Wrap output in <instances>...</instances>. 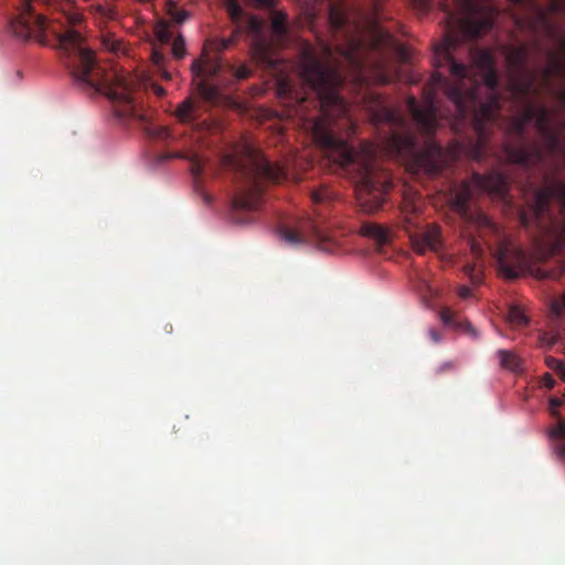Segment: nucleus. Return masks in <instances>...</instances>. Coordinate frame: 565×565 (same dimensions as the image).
I'll use <instances>...</instances> for the list:
<instances>
[{
  "label": "nucleus",
  "instance_id": "obj_19",
  "mask_svg": "<svg viewBox=\"0 0 565 565\" xmlns=\"http://www.w3.org/2000/svg\"><path fill=\"white\" fill-rule=\"evenodd\" d=\"M288 15L284 12H275L271 19V31L277 39H284L288 34Z\"/></svg>",
  "mask_w": 565,
  "mask_h": 565
},
{
  "label": "nucleus",
  "instance_id": "obj_39",
  "mask_svg": "<svg viewBox=\"0 0 565 565\" xmlns=\"http://www.w3.org/2000/svg\"><path fill=\"white\" fill-rule=\"evenodd\" d=\"M104 45L111 52H117L120 49V43L116 40L105 39Z\"/></svg>",
  "mask_w": 565,
  "mask_h": 565
},
{
  "label": "nucleus",
  "instance_id": "obj_10",
  "mask_svg": "<svg viewBox=\"0 0 565 565\" xmlns=\"http://www.w3.org/2000/svg\"><path fill=\"white\" fill-rule=\"evenodd\" d=\"M505 58L513 73L510 79L512 93L521 99L539 96L541 90L536 86L539 74L527 66V45L521 44L505 47Z\"/></svg>",
  "mask_w": 565,
  "mask_h": 565
},
{
  "label": "nucleus",
  "instance_id": "obj_20",
  "mask_svg": "<svg viewBox=\"0 0 565 565\" xmlns=\"http://www.w3.org/2000/svg\"><path fill=\"white\" fill-rule=\"evenodd\" d=\"M241 29H236L233 34L227 38V39H214V40H211L206 46H209L212 51L216 52V53H220L226 49H228L230 46H232L236 40L238 39V36L241 35Z\"/></svg>",
  "mask_w": 565,
  "mask_h": 565
},
{
  "label": "nucleus",
  "instance_id": "obj_1",
  "mask_svg": "<svg viewBox=\"0 0 565 565\" xmlns=\"http://www.w3.org/2000/svg\"><path fill=\"white\" fill-rule=\"evenodd\" d=\"M324 52L330 60L331 47L326 46ZM301 77L303 92L294 90L288 81L279 82L278 94L288 115L298 118L328 161L352 179L361 209L366 213L379 211L392 188V179L376 161V145L362 141L356 148L334 134L335 129L355 131L350 106L339 94L343 85L339 67L331 61H320L308 49L301 57Z\"/></svg>",
  "mask_w": 565,
  "mask_h": 565
},
{
  "label": "nucleus",
  "instance_id": "obj_38",
  "mask_svg": "<svg viewBox=\"0 0 565 565\" xmlns=\"http://www.w3.org/2000/svg\"><path fill=\"white\" fill-rule=\"evenodd\" d=\"M312 226V238H316L318 241H326L327 234L316 224H311Z\"/></svg>",
  "mask_w": 565,
  "mask_h": 565
},
{
  "label": "nucleus",
  "instance_id": "obj_36",
  "mask_svg": "<svg viewBox=\"0 0 565 565\" xmlns=\"http://www.w3.org/2000/svg\"><path fill=\"white\" fill-rule=\"evenodd\" d=\"M191 173L194 178H198L203 172V163L198 156L192 157L191 159Z\"/></svg>",
  "mask_w": 565,
  "mask_h": 565
},
{
  "label": "nucleus",
  "instance_id": "obj_11",
  "mask_svg": "<svg viewBox=\"0 0 565 565\" xmlns=\"http://www.w3.org/2000/svg\"><path fill=\"white\" fill-rule=\"evenodd\" d=\"M248 32L252 34L250 54L253 60L259 65L275 68L277 61L274 57V50L271 43L263 33V22L253 17L247 23Z\"/></svg>",
  "mask_w": 565,
  "mask_h": 565
},
{
  "label": "nucleus",
  "instance_id": "obj_50",
  "mask_svg": "<svg viewBox=\"0 0 565 565\" xmlns=\"http://www.w3.org/2000/svg\"><path fill=\"white\" fill-rule=\"evenodd\" d=\"M558 99L562 102V104H565V92L561 90L558 93Z\"/></svg>",
  "mask_w": 565,
  "mask_h": 565
},
{
  "label": "nucleus",
  "instance_id": "obj_35",
  "mask_svg": "<svg viewBox=\"0 0 565 565\" xmlns=\"http://www.w3.org/2000/svg\"><path fill=\"white\" fill-rule=\"evenodd\" d=\"M552 310L555 315L559 316L565 311V292L552 301Z\"/></svg>",
  "mask_w": 565,
  "mask_h": 565
},
{
  "label": "nucleus",
  "instance_id": "obj_43",
  "mask_svg": "<svg viewBox=\"0 0 565 565\" xmlns=\"http://www.w3.org/2000/svg\"><path fill=\"white\" fill-rule=\"evenodd\" d=\"M459 296H460V298H462V299H467V298H469V297L471 296V290H470V288H468V287H466V286L460 287V289H459Z\"/></svg>",
  "mask_w": 565,
  "mask_h": 565
},
{
  "label": "nucleus",
  "instance_id": "obj_15",
  "mask_svg": "<svg viewBox=\"0 0 565 565\" xmlns=\"http://www.w3.org/2000/svg\"><path fill=\"white\" fill-rule=\"evenodd\" d=\"M360 232L363 236L374 239L379 244L388 242V230L380 224L365 222L361 225Z\"/></svg>",
  "mask_w": 565,
  "mask_h": 565
},
{
  "label": "nucleus",
  "instance_id": "obj_37",
  "mask_svg": "<svg viewBox=\"0 0 565 565\" xmlns=\"http://www.w3.org/2000/svg\"><path fill=\"white\" fill-rule=\"evenodd\" d=\"M95 9L103 18L111 19L114 17V10L108 7L97 4Z\"/></svg>",
  "mask_w": 565,
  "mask_h": 565
},
{
  "label": "nucleus",
  "instance_id": "obj_41",
  "mask_svg": "<svg viewBox=\"0 0 565 565\" xmlns=\"http://www.w3.org/2000/svg\"><path fill=\"white\" fill-rule=\"evenodd\" d=\"M543 381H544V385L547 388H553L554 385H555V381H554L553 376L550 373L544 374Z\"/></svg>",
  "mask_w": 565,
  "mask_h": 565
},
{
  "label": "nucleus",
  "instance_id": "obj_45",
  "mask_svg": "<svg viewBox=\"0 0 565 565\" xmlns=\"http://www.w3.org/2000/svg\"><path fill=\"white\" fill-rule=\"evenodd\" d=\"M152 89H153L154 94L159 97H162L166 95V89L160 85L154 84L152 86Z\"/></svg>",
  "mask_w": 565,
  "mask_h": 565
},
{
  "label": "nucleus",
  "instance_id": "obj_3",
  "mask_svg": "<svg viewBox=\"0 0 565 565\" xmlns=\"http://www.w3.org/2000/svg\"><path fill=\"white\" fill-rule=\"evenodd\" d=\"M61 18L63 21L60 18L47 21L34 10L30 0H20L17 13L9 21V30L18 40H35L42 44L52 35L66 54L67 67L73 78L83 88L105 95L116 105L118 117H138L134 82L115 72L105 71L96 62L94 52L85 46L79 31L71 28L82 21L81 14L62 13Z\"/></svg>",
  "mask_w": 565,
  "mask_h": 565
},
{
  "label": "nucleus",
  "instance_id": "obj_51",
  "mask_svg": "<svg viewBox=\"0 0 565 565\" xmlns=\"http://www.w3.org/2000/svg\"><path fill=\"white\" fill-rule=\"evenodd\" d=\"M515 254H516V257H518V259L520 262H522L524 259V255H523V253L521 250H516Z\"/></svg>",
  "mask_w": 565,
  "mask_h": 565
},
{
  "label": "nucleus",
  "instance_id": "obj_30",
  "mask_svg": "<svg viewBox=\"0 0 565 565\" xmlns=\"http://www.w3.org/2000/svg\"><path fill=\"white\" fill-rule=\"evenodd\" d=\"M564 270H565V263H562L557 269H553V270L539 269L537 275L540 278L558 279L562 276Z\"/></svg>",
  "mask_w": 565,
  "mask_h": 565
},
{
  "label": "nucleus",
  "instance_id": "obj_52",
  "mask_svg": "<svg viewBox=\"0 0 565 565\" xmlns=\"http://www.w3.org/2000/svg\"><path fill=\"white\" fill-rule=\"evenodd\" d=\"M465 269H466V271H467V273H472V270H473V266H472V265H467V266L465 267Z\"/></svg>",
  "mask_w": 565,
  "mask_h": 565
},
{
  "label": "nucleus",
  "instance_id": "obj_44",
  "mask_svg": "<svg viewBox=\"0 0 565 565\" xmlns=\"http://www.w3.org/2000/svg\"><path fill=\"white\" fill-rule=\"evenodd\" d=\"M429 337L435 343H438L441 340V334L435 329L429 330Z\"/></svg>",
  "mask_w": 565,
  "mask_h": 565
},
{
  "label": "nucleus",
  "instance_id": "obj_31",
  "mask_svg": "<svg viewBox=\"0 0 565 565\" xmlns=\"http://www.w3.org/2000/svg\"><path fill=\"white\" fill-rule=\"evenodd\" d=\"M172 54L175 58H182L185 54L184 40L181 35L174 39L172 43Z\"/></svg>",
  "mask_w": 565,
  "mask_h": 565
},
{
  "label": "nucleus",
  "instance_id": "obj_26",
  "mask_svg": "<svg viewBox=\"0 0 565 565\" xmlns=\"http://www.w3.org/2000/svg\"><path fill=\"white\" fill-rule=\"evenodd\" d=\"M311 200L315 204H321L332 200V192L327 186H320L312 191Z\"/></svg>",
  "mask_w": 565,
  "mask_h": 565
},
{
  "label": "nucleus",
  "instance_id": "obj_29",
  "mask_svg": "<svg viewBox=\"0 0 565 565\" xmlns=\"http://www.w3.org/2000/svg\"><path fill=\"white\" fill-rule=\"evenodd\" d=\"M509 320L516 326L526 324V322H527L525 315L519 307L510 308Z\"/></svg>",
  "mask_w": 565,
  "mask_h": 565
},
{
  "label": "nucleus",
  "instance_id": "obj_24",
  "mask_svg": "<svg viewBox=\"0 0 565 565\" xmlns=\"http://www.w3.org/2000/svg\"><path fill=\"white\" fill-rule=\"evenodd\" d=\"M167 14L175 22V23H183L188 17H189V13L188 11L183 10V9H180L178 7V4L172 1V0H169L167 2Z\"/></svg>",
  "mask_w": 565,
  "mask_h": 565
},
{
  "label": "nucleus",
  "instance_id": "obj_25",
  "mask_svg": "<svg viewBox=\"0 0 565 565\" xmlns=\"http://www.w3.org/2000/svg\"><path fill=\"white\" fill-rule=\"evenodd\" d=\"M156 35L158 40L162 43H168L172 39V31L170 30V24L167 21H160L156 25Z\"/></svg>",
  "mask_w": 565,
  "mask_h": 565
},
{
  "label": "nucleus",
  "instance_id": "obj_47",
  "mask_svg": "<svg viewBox=\"0 0 565 565\" xmlns=\"http://www.w3.org/2000/svg\"><path fill=\"white\" fill-rule=\"evenodd\" d=\"M478 220L480 223H482L483 225H487V226H490L491 222L488 220L487 216L484 215H478Z\"/></svg>",
  "mask_w": 565,
  "mask_h": 565
},
{
  "label": "nucleus",
  "instance_id": "obj_8",
  "mask_svg": "<svg viewBox=\"0 0 565 565\" xmlns=\"http://www.w3.org/2000/svg\"><path fill=\"white\" fill-rule=\"evenodd\" d=\"M401 222L407 232L414 250L420 255L436 252L441 245V228L431 223L422 226L420 206L415 196H404L401 204Z\"/></svg>",
  "mask_w": 565,
  "mask_h": 565
},
{
  "label": "nucleus",
  "instance_id": "obj_9",
  "mask_svg": "<svg viewBox=\"0 0 565 565\" xmlns=\"http://www.w3.org/2000/svg\"><path fill=\"white\" fill-rule=\"evenodd\" d=\"M473 188L504 199L509 191V179L501 172L473 173L470 180H465L456 185L451 190V206L466 221L472 220L469 204Z\"/></svg>",
  "mask_w": 565,
  "mask_h": 565
},
{
  "label": "nucleus",
  "instance_id": "obj_4",
  "mask_svg": "<svg viewBox=\"0 0 565 565\" xmlns=\"http://www.w3.org/2000/svg\"><path fill=\"white\" fill-rule=\"evenodd\" d=\"M347 44L339 47L344 62L353 73V79L363 90L361 103L374 126H387L386 146L390 152L407 161L413 174L438 175L446 166V153L441 145L427 140L422 150L417 149V137L409 129L406 118L391 108L385 99L370 88L371 83L381 85L391 82V75L383 60L371 61L370 47L360 35H347Z\"/></svg>",
  "mask_w": 565,
  "mask_h": 565
},
{
  "label": "nucleus",
  "instance_id": "obj_16",
  "mask_svg": "<svg viewBox=\"0 0 565 565\" xmlns=\"http://www.w3.org/2000/svg\"><path fill=\"white\" fill-rule=\"evenodd\" d=\"M565 70V60L557 57L554 54H550V64L541 70V76L546 86L554 75H563Z\"/></svg>",
  "mask_w": 565,
  "mask_h": 565
},
{
  "label": "nucleus",
  "instance_id": "obj_2",
  "mask_svg": "<svg viewBox=\"0 0 565 565\" xmlns=\"http://www.w3.org/2000/svg\"><path fill=\"white\" fill-rule=\"evenodd\" d=\"M439 7L445 15V39L436 54L457 82L450 85L443 74L436 72L424 90L423 103L415 96H408L406 108L417 128L427 137L431 136L439 114L435 89L443 88L455 107L457 119L471 120L477 134L475 157L480 159L486 147V125L495 119L501 108L499 76L492 55L488 51H479L476 62L482 72L481 82L468 79V67L455 60L452 51L463 41L488 32L493 26L497 12L489 0H440Z\"/></svg>",
  "mask_w": 565,
  "mask_h": 565
},
{
  "label": "nucleus",
  "instance_id": "obj_55",
  "mask_svg": "<svg viewBox=\"0 0 565 565\" xmlns=\"http://www.w3.org/2000/svg\"><path fill=\"white\" fill-rule=\"evenodd\" d=\"M174 157H177V158H183V156H181V154H179V153L174 154Z\"/></svg>",
  "mask_w": 565,
  "mask_h": 565
},
{
  "label": "nucleus",
  "instance_id": "obj_34",
  "mask_svg": "<svg viewBox=\"0 0 565 565\" xmlns=\"http://www.w3.org/2000/svg\"><path fill=\"white\" fill-rule=\"evenodd\" d=\"M231 70L237 79H246L252 75V70L245 64L238 67L231 66Z\"/></svg>",
  "mask_w": 565,
  "mask_h": 565
},
{
  "label": "nucleus",
  "instance_id": "obj_42",
  "mask_svg": "<svg viewBox=\"0 0 565 565\" xmlns=\"http://www.w3.org/2000/svg\"><path fill=\"white\" fill-rule=\"evenodd\" d=\"M470 244H471V252L473 253V255L476 257H481V255H482L481 246L475 241H472Z\"/></svg>",
  "mask_w": 565,
  "mask_h": 565
},
{
  "label": "nucleus",
  "instance_id": "obj_32",
  "mask_svg": "<svg viewBox=\"0 0 565 565\" xmlns=\"http://www.w3.org/2000/svg\"><path fill=\"white\" fill-rule=\"evenodd\" d=\"M413 8L420 14L427 13L433 6V0H411Z\"/></svg>",
  "mask_w": 565,
  "mask_h": 565
},
{
  "label": "nucleus",
  "instance_id": "obj_18",
  "mask_svg": "<svg viewBox=\"0 0 565 565\" xmlns=\"http://www.w3.org/2000/svg\"><path fill=\"white\" fill-rule=\"evenodd\" d=\"M497 354L500 365L503 369L512 372H519L521 370V360L513 351L499 350Z\"/></svg>",
  "mask_w": 565,
  "mask_h": 565
},
{
  "label": "nucleus",
  "instance_id": "obj_21",
  "mask_svg": "<svg viewBox=\"0 0 565 565\" xmlns=\"http://www.w3.org/2000/svg\"><path fill=\"white\" fill-rule=\"evenodd\" d=\"M508 252H509L508 248L500 249L499 256H498V264H499L500 270L507 278L514 279L519 276V271H518L516 266H513L508 262V258H507Z\"/></svg>",
  "mask_w": 565,
  "mask_h": 565
},
{
  "label": "nucleus",
  "instance_id": "obj_12",
  "mask_svg": "<svg viewBox=\"0 0 565 565\" xmlns=\"http://www.w3.org/2000/svg\"><path fill=\"white\" fill-rule=\"evenodd\" d=\"M548 403L550 414L557 420L556 425L547 430L550 447L552 454L558 460L565 462V419L562 417L558 411V408L563 405V401L558 397L553 396L550 398Z\"/></svg>",
  "mask_w": 565,
  "mask_h": 565
},
{
  "label": "nucleus",
  "instance_id": "obj_49",
  "mask_svg": "<svg viewBox=\"0 0 565 565\" xmlns=\"http://www.w3.org/2000/svg\"><path fill=\"white\" fill-rule=\"evenodd\" d=\"M540 17H541V20L543 21V23L547 24L546 12H544V11L540 12Z\"/></svg>",
  "mask_w": 565,
  "mask_h": 565
},
{
  "label": "nucleus",
  "instance_id": "obj_53",
  "mask_svg": "<svg viewBox=\"0 0 565 565\" xmlns=\"http://www.w3.org/2000/svg\"><path fill=\"white\" fill-rule=\"evenodd\" d=\"M450 367H452V364L451 363H446L443 369H450Z\"/></svg>",
  "mask_w": 565,
  "mask_h": 565
},
{
  "label": "nucleus",
  "instance_id": "obj_13",
  "mask_svg": "<svg viewBox=\"0 0 565 565\" xmlns=\"http://www.w3.org/2000/svg\"><path fill=\"white\" fill-rule=\"evenodd\" d=\"M191 68L196 76H212L220 72L221 62L218 57H211L205 46L201 57L193 61Z\"/></svg>",
  "mask_w": 565,
  "mask_h": 565
},
{
  "label": "nucleus",
  "instance_id": "obj_40",
  "mask_svg": "<svg viewBox=\"0 0 565 565\" xmlns=\"http://www.w3.org/2000/svg\"><path fill=\"white\" fill-rule=\"evenodd\" d=\"M152 62L153 64L159 68L163 66L164 63V55L159 52L152 53Z\"/></svg>",
  "mask_w": 565,
  "mask_h": 565
},
{
  "label": "nucleus",
  "instance_id": "obj_48",
  "mask_svg": "<svg viewBox=\"0 0 565 565\" xmlns=\"http://www.w3.org/2000/svg\"><path fill=\"white\" fill-rule=\"evenodd\" d=\"M168 136H169V131H168V129H167V128H164V127H163V128H161L160 134H159V137L166 138V137H168Z\"/></svg>",
  "mask_w": 565,
  "mask_h": 565
},
{
  "label": "nucleus",
  "instance_id": "obj_28",
  "mask_svg": "<svg viewBox=\"0 0 565 565\" xmlns=\"http://www.w3.org/2000/svg\"><path fill=\"white\" fill-rule=\"evenodd\" d=\"M546 365L565 382V364L563 363V361L553 356H547Z\"/></svg>",
  "mask_w": 565,
  "mask_h": 565
},
{
  "label": "nucleus",
  "instance_id": "obj_27",
  "mask_svg": "<svg viewBox=\"0 0 565 565\" xmlns=\"http://www.w3.org/2000/svg\"><path fill=\"white\" fill-rule=\"evenodd\" d=\"M227 12L233 22H239L244 13L238 0H227Z\"/></svg>",
  "mask_w": 565,
  "mask_h": 565
},
{
  "label": "nucleus",
  "instance_id": "obj_5",
  "mask_svg": "<svg viewBox=\"0 0 565 565\" xmlns=\"http://www.w3.org/2000/svg\"><path fill=\"white\" fill-rule=\"evenodd\" d=\"M519 137L516 145H507L504 154L509 162L532 169L545 162L548 156L565 157V145L553 128L546 106L525 102L521 116L514 122Z\"/></svg>",
  "mask_w": 565,
  "mask_h": 565
},
{
  "label": "nucleus",
  "instance_id": "obj_46",
  "mask_svg": "<svg viewBox=\"0 0 565 565\" xmlns=\"http://www.w3.org/2000/svg\"><path fill=\"white\" fill-rule=\"evenodd\" d=\"M158 70H159V72H160V74H161V77H162L163 79H166V81L171 79V77H172L171 73H170V72H168L166 68H163V66H162V67H159Z\"/></svg>",
  "mask_w": 565,
  "mask_h": 565
},
{
  "label": "nucleus",
  "instance_id": "obj_33",
  "mask_svg": "<svg viewBox=\"0 0 565 565\" xmlns=\"http://www.w3.org/2000/svg\"><path fill=\"white\" fill-rule=\"evenodd\" d=\"M547 11L553 14H565V0H550Z\"/></svg>",
  "mask_w": 565,
  "mask_h": 565
},
{
  "label": "nucleus",
  "instance_id": "obj_22",
  "mask_svg": "<svg viewBox=\"0 0 565 565\" xmlns=\"http://www.w3.org/2000/svg\"><path fill=\"white\" fill-rule=\"evenodd\" d=\"M281 238L290 245H300L307 241V236L302 231L290 227L280 228Z\"/></svg>",
  "mask_w": 565,
  "mask_h": 565
},
{
  "label": "nucleus",
  "instance_id": "obj_7",
  "mask_svg": "<svg viewBox=\"0 0 565 565\" xmlns=\"http://www.w3.org/2000/svg\"><path fill=\"white\" fill-rule=\"evenodd\" d=\"M227 160L237 182V191L232 199V207L236 213L258 209L265 182L280 183L287 179L285 167L271 162L263 153L253 149L247 150L244 159L227 158Z\"/></svg>",
  "mask_w": 565,
  "mask_h": 565
},
{
  "label": "nucleus",
  "instance_id": "obj_6",
  "mask_svg": "<svg viewBox=\"0 0 565 565\" xmlns=\"http://www.w3.org/2000/svg\"><path fill=\"white\" fill-rule=\"evenodd\" d=\"M521 224L537 227L544 244L556 254L565 249V182L544 177V186L536 189L529 210L520 212Z\"/></svg>",
  "mask_w": 565,
  "mask_h": 565
},
{
  "label": "nucleus",
  "instance_id": "obj_23",
  "mask_svg": "<svg viewBox=\"0 0 565 565\" xmlns=\"http://www.w3.org/2000/svg\"><path fill=\"white\" fill-rule=\"evenodd\" d=\"M194 105L191 99L183 100L175 110V116L181 122H189L193 118Z\"/></svg>",
  "mask_w": 565,
  "mask_h": 565
},
{
  "label": "nucleus",
  "instance_id": "obj_17",
  "mask_svg": "<svg viewBox=\"0 0 565 565\" xmlns=\"http://www.w3.org/2000/svg\"><path fill=\"white\" fill-rule=\"evenodd\" d=\"M328 20L331 28L337 32L344 30L349 22L348 15L341 4L335 3L331 4L329 8Z\"/></svg>",
  "mask_w": 565,
  "mask_h": 565
},
{
  "label": "nucleus",
  "instance_id": "obj_54",
  "mask_svg": "<svg viewBox=\"0 0 565 565\" xmlns=\"http://www.w3.org/2000/svg\"><path fill=\"white\" fill-rule=\"evenodd\" d=\"M562 47H563V50L565 51V39H564V40H563V42H562Z\"/></svg>",
  "mask_w": 565,
  "mask_h": 565
},
{
  "label": "nucleus",
  "instance_id": "obj_14",
  "mask_svg": "<svg viewBox=\"0 0 565 565\" xmlns=\"http://www.w3.org/2000/svg\"><path fill=\"white\" fill-rule=\"evenodd\" d=\"M440 319L446 326H451L454 328L462 329L467 333H470L473 338H478V333L476 329L471 326L469 321H459L457 313L450 310L449 308H444L440 311Z\"/></svg>",
  "mask_w": 565,
  "mask_h": 565
}]
</instances>
